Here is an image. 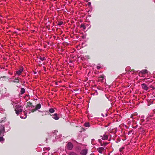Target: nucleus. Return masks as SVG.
Returning <instances> with one entry per match:
<instances>
[{
    "label": "nucleus",
    "instance_id": "f257e3e1",
    "mask_svg": "<svg viewBox=\"0 0 155 155\" xmlns=\"http://www.w3.org/2000/svg\"><path fill=\"white\" fill-rule=\"evenodd\" d=\"M23 107L19 104H17L15 106V111L17 115L20 114L22 112Z\"/></svg>",
    "mask_w": 155,
    "mask_h": 155
},
{
    "label": "nucleus",
    "instance_id": "f03ea898",
    "mask_svg": "<svg viewBox=\"0 0 155 155\" xmlns=\"http://www.w3.org/2000/svg\"><path fill=\"white\" fill-rule=\"evenodd\" d=\"M0 130V142L4 141V138L3 137V136H4V133L5 132V127L3 126H1Z\"/></svg>",
    "mask_w": 155,
    "mask_h": 155
},
{
    "label": "nucleus",
    "instance_id": "7ed1b4c3",
    "mask_svg": "<svg viewBox=\"0 0 155 155\" xmlns=\"http://www.w3.org/2000/svg\"><path fill=\"white\" fill-rule=\"evenodd\" d=\"M66 146L68 150H72L74 147V146L72 143L71 142L68 143Z\"/></svg>",
    "mask_w": 155,
    "mask_h": 155
},
{
    "label": "nucleus",
    "instance_id": "20e7f679",
    "mask_svg": "<svg viewBox=\"0 0 155 155\" xmlns=\"http://www.w3.org/2000/svg\"><path fill=\"white\" fill-rule=\"evenodd\" d=\"M41 107V104H38L36 105L35 108L32 109L31 110V111L32 112H34L36 111V110L40 109Z\"/></svg>",
    "mask_w": 155,
    "mask_h": 155
},
{
    "label": "nucleus",
    "instance_id": "39448f33",
    "mask_svg": "<svg viewBox=\"0 0 155 155\" xmlns=\"http://www.w3.org/2000/svg\"><path fill=\"white\" fill-rule=\"evenodd\" d=\"M26 111L25 110V111H24L22 113H21L20 114V117L21 118L25 119L27 117V113Z\"/></svg>",
    "mask_w": 155,
    "mask_h": 155
},
{
    "label": "nucleus",
    "instance_id": "423d86ee",
    "mask_svg": "<svg viewBox=\"0 0 155 155\" xmlns=\"http://www.w3.org/2000/svg\"><path fill=\"white\" fill-rule=\"evenodd\" d=\"M108 134H107L106 133L103 136H101V139L103 140H106L108 139Z\"/></svg>",
    "mask_w": 155,
    "mask_h": 155
},
{
    "label": "nucleus",
    "instance_id": "0eeeda50",
    "mask_svg": "<svg viewBox=\"0 0 155 155\" xmlns=\"http://www.w3.org/2000/svg\"><path fill=\"white\" fill-rule=\"evenodd\" d=\"M88 150L87 149H85L82 150L80 153V154L82 155H86L87 153Z\"/></svg>",
    "mask_w": 155,
    "mask_h": 155
},
{
    "label": "nucleus",
    "instance_id": "6e6552de",
    "mask_svg": "<svg viewBox=\"0 0 155 155\" xmlns=\"http://www.w3.org/2000/svg\"><path fill=\"white\" fill-rule=\"evenodd\" d=\"M147 72V70H143L139 72V75L140 76L143 77V75L145 74Z\"/></svg>",
    "mask_w": 155,
    "mask_h": 155
},
{
    "label": "nucleus",
    "instance_id": "1a4fd4ad",
    "mask_svg": "<svg viewBox=\"0 0 155 155\" xmlns=\"http://www.w3.org/2000/svg\"><path fill=\"white\" fill-rule=\"evenodd\" d=\"M97 150L100 153H103V152L104 150V148L102 147H100L98 148L97 149Z\"/></svg>",
    "mask_w": 155,
    "mask_h": 155
},
{
    "label": "nucleus",
    "instance_id": "9d476101",
    "mask_svg": "<svg viewBox=\"0 0 155 155\" xmlns=\"http://www.w3.org/2000/svg\"><path fill=\"white\" fill-rule=\"evenodd\" d=\"M23 71V68H21L19 70L16 71V74L18 75H20Z\"/></svg>",
    "mask_w": 155,
    "mask_h": 155
},
{
    "label": "nucleus",
    "instance_id": "9b49d317",
    "mask_svg": "<svg viewBox=\"0 0 155 155\" xmlns=\"http://www.w3.org/2000/svg\"><path fill=\"white\" fill-rule=\"evenodd\" d=\"M137 115V113L136 112H135L131 115L130 116V117L133 119H136Z\"/></svg>",
    "mask_w": 155,
    "mask_h": 155
},
{
    "label": "nucleus",
    "instance_id": "f8f14e48",
    "mask_svg": "<svg viewBox=\"0 0 155 155\" xmlns=\"http://www.w3.org/2000/svg\"><path fill=\"white\" fill-rule=\"evenodd\" d=\"M117 131V128H114L111 130L110 131V132L111 133H113L114 135L116 134Z\"/></svg>",
    "mask_w": 155,
    "mask_h": 155
},
{
    "label": "nucleus",
    "instance_id": "ddd939ff",
    "mask_svg": "<svg viewBox=\"0 0 155 155\" xmlns=\"http://www.w3.org/2000/svg\"><path fill=\"white\" fill-rule=\"evenodd\" d=\"M20 79V78L18 77L17 78H16L14 80L11 81L12 82L18 83Z\"/></svg>",
    "mask_w": 155,
    "mask_h": 155
},
{
    "label": "nucleus",
    "instance_id": "4468645a",
    "mask_svg": "<svg viewBox=\"0 0 155 155\" xmlns=\"http://www.w3.org/2000/svg\"><path fill=\"white\" fill-rule=\"evenodd\" d=\"M53 118L55 120H58L59 119V117L58 116L57 114H53Z\"/></svg>",
    "mask_w": 155,
    "mask_h": 155
},
{
    "label": "nucleus",
    "instance_id": "2eb2a0df",
    "mask_svg": "<svg viewBox=\"0 0 155 155\" xmlns=\"http://www.w3.org/2000/svg\"><path fill=\"white\" fill-rule=\"evenodd\" d=\"M30 106H32L34 107V106L32 105V103H31L29 101L27 103V106H26V107L28 108V107Z\"/></svg>",
    "mask_w": 155,
    "mask_h": 155
},
{
    "label": "nucleus",
    "instance_id": "dca6fc26",
    "mask_svg": "<svg viewBox=\"0 0 155 155\" xmlns=\"http://www.w3.org/2000/svg\"><path fill=\"white\" fill-rule=\"evenodd\" d=\"M104 76L103 75L101 76L99 78V81H102L104 79Z\"/></svg>",
    "mask_w": 155,
    "mask_h": 155
},
{
    "label": "nucleus",
    "instance_id": "f3484780",
    "mask_svg": "<svg viewBox=\"0 0 155 155\" xmlns=\"http://www.w3.org/2000/svg\"><path fill=\"white\" fill-rule=\"evenodd\" d=\"M108 88V90H110L111 91H112L113 92H115L116 91L115 89H114L115 88Z\"/></svg>",
    "mask_w": 155,
    "mask_h": 155
},
{
    "label": "nucleus",
    "instance_id": "a211bd4d",
    "mask_svg": "<svg viewBox=\"0 0 155 155\" xmlns=\"http://www.w3.org/2000/svg\"><path fill=\"white\" fill-rule=\"evenodd\" d=\"M84 126L86 127H89L90 124L89 122H86L84 124Z\"/></svg>",
    "mask_w": 155,
    "mask_h": 155
},
{
    "label": "nucleus",
    "instance_id": "6ab92c4d",
    "mask_svg": "<svg viewBox=\"0 0 155 155\" xmlns=\"http://www.w3.org/2000/svg\"><path fill=\"white\" fill-rule=\"evenodd\" d=\"M25 92V89L24 88H21V94H23Z\"/></svg>",
    "mask_w": 155,
    "mask_h": 155
},
{
    "label": "nucleus",
    "instance_id": "aec40b11",
    "mask_svg": "<svg viewBox=\"0 0 155 155\" xmlns=\"http://www.w3.org/2000/svg\"><path fill=\"white\" fill-rule=\"evenodd\" d=\"M50 149V148L49 147H44L43 149V150L44 151H49Z\"/></svg>",
    "mask_w": 155,
    "mask_h": 155
},
{
    "label": "nucleus",
    "instance_id": "412c9836",
    "mask_svg": "<svg viewBox=\"0 0 155 155\" xmlns=\"http://www.w3.org/2000/svg\"><path fill=\"white\" fill-rule=\"evenodd\" d=\"M125 70L127 71H131V69L130 67H127L126 68Z\"/></svg>",
    "mask_w": 155,
    "mask_h": 155
},
{
    "label": "nucleus",
    "instance_id": "4be33fe9",
    "mask_svg": "<svg viewBox=\"0 0 155 155\" xmlns=\"http://www.w3.org/2000/svg\"><path fill=\"white\" fill-rule=\"evenodd\" d=\"M49 111L51 113H53L54 112V110L53 108H50L49 109Z\"/></svg>",
    "mask_w": 155,
    "mask_h": 155
},
{
    "label": "nucleus",
    "instance_id": "5701e85b",
    "mask_svg": "<svg viewBox=\"0 0 155 155\" xmlns=\"http://www.w3.org/2000/svg\"><path fill=\"white\" fill-rule=\"evenodd\" d=\"M81 27L84 30L86 28V27L84 24H82L81 25Z\"/></svg>",
    "mask_w": 155,
    "mask_h": 155
},
{
    "label": "nucleus",
    "instance_id": "b1692460",
    "mask_svg": "<svg viewBox=\"0 0 155 155\" xmlns=\"http://www.w3.org/2000/svg\"><path fill=\"white\" fill-rule=\"evenodd\" d=\"M122 137H123V140H124L126 139V137L125 135H123Z\"/></svg>",
    "mask_w": 155,
    "mask_h": 155
},
{
    "label": "nucleus",
    "instance_id": "393cba45",
    "mask_svg": "<svg viewBox=\"0 0 155 155\" xmlns=\"http://www.w3.org/2000/svg\"><path fill=\"white\" fill-rule=\"evenodd\" d=\"M108 143L107 142H103L102 143V146H105L106 145H107Z\"/></svg>",
    "mask_w": 155,
    "mask_h": 155
},
{
    "label": "nucleus",
    "instance_id": "a878e982",
    "mask_svg": "<svg viewBox=\"0 0 155 155\" xmlns=\"http://www.w3.org/2000/svg\"><path fill=\"white\" fill-rule=\"evenodd\" d=\"M98 141L100 143L101 145L102 146V140L101 139H99L98 140Z\"/></svg>",
    "mask_w": 155,
    "mask_h": 155
},
{
    "label": "nucleus",
    "instance_id": "bb28decb",
    "mask_svg": "<svg viewBox=\"0 0 155 155\" xmlns=\"http://www.w3.org/2000/svg\"><path fill=\"white\" fill-rule=\"evenodd\" d=\"M39 59L41 61H43L45 59V57H40Z\"/></svg>",
    "mask_w": 155,
    "mask_h": 155
},
{
    "label": "nucleus",
    "instance_id": "cd10ccee",
    "mask_svg": "<svg viewBox=\"0 0 155 155\" xmlns=\"http://www.w3.org/2000/svg\"><path fill=\"white\" fill-rule=\"evenodd\" d=\"M85 129L84 128L82 127L81 129V130L80 131V132L81 133L82 132L85 131Z\"/></svg>",
    "mask_w": 155,
    "mask_h": 155
},
{
    "label": "nucleus",
    "instance_id": "c85d7f7f",
    "mask_svg": "<svg viewBox=\"0 0 155 155\" xmlns=\"http://www.w3.org/2000/svg\"><path fill=\"white\" fill-rule=\"evenodd\" d=\"M124 149V147H122L119 149V151L120 152H121L122 150Z\"/></svg>",
    "mask_w": 155,
    "mask_h": 155
},
{
    "label": "nucleus",
    "instance_id": "c756f323",
    "mask_svg": "<svg viewBox=\"0 0 155 155\" xmlns=\"http://www.w3.org/2000/svg\"><path fill=\"white\" fill-rule=\"evenodd\" d=\"M147 102H148L147 105L148 106L150 105L151 104V103H150L151 100H148V101H147Z\"/></svg>",
    "mask_w": 155,
    "mask_h": 155
},
{
    "label": "nucleus",
    "instance_id": "7c9ffc66",
    "mask_svg": "<svg viewBox=\"0 0 155 155\" xmlns=\"http://www.w3.org/2000/svg\"><path fill=\"white\" fill-rule=\"evenodd\" d=\"M70 155H76V154L74 152H71L70 153Z\"/></svg>",
    "mask_w": 155,
    "mask_h": 155
},
{
    "label": "nucleus",
    "instance_id": "2f4dec72",
    "mask_svg": "<svg viewBox=\"0 0 155 155\" xmlns=\"http://www.w3.org/2000/svg\"><path fill=\"white\" fill-rule=\"evenodd\" d=\"M133 131V130H130V131H129L128 132V135H129L130 134H131L132 133V132Z\"/></svg>",
    "mask_w": 155,
    "mask_h": 155
},
{
    "label": "nucleus",
    "instance_id": "473e14b6",
    "mask_svg": "<svg viewBox=\"0 0 155 155\" xmlns=\"http://www.w3.org/2000/svg\"><path fill=\"white\" fill-rule=\"evenodd\" d=\"M62 24H63V22L62 21H60L58 23V25H61Z\"/></svg>",
    "mask_w": 155,
    "mask_h": 155
},
{
    "label": "nucleus",
    "instance_id": "72a5a7b5",
    "mask_svg": "<svg viewBox=\"0 0 155 155\" xmlns=\"http://www.w3.org/2000/svg\"><path fill=\"white\" fill-rule=\"evenodd\" d=\"M74 91H78L79 90V89L78 88H76L75 89H73Z\"/></svg>",
    "mask_w": 155,
    "mask_h": 155
},
{
    "label": "nucleus",
    "instance_id": "f704fd0d",
    "mask_svg": "<svg viewBox=\"0 0 155 155\" xmlns=\"http://www.w3.org/2000/svg\"><path fill=\"white\" fill-rule=\"evenodd\" d=\"M101 67L100 66H97V69H99Z\"/></svg>",
    "mask_w": 155,
    "mask_h": 155
},
{
    "label": "nucleus",
    "instance_id": "c9c22d12",
    "mask_svg": "<svg viewBox=\"0 0 155 155\" xmlns=\"http://www.w3.org/2000/svg\"><path fill=\"white\" fill-rule=\"evenodd\" d=\"M130 72H131L132 74H134V73L135 72V71L131 70L130 71Z\"/></svg>",
    "mask_w": 155,
    "mask_h": 155
},
{
    "label": "nucleus",
    "instance_id": "e433bc0d",
    "mask_svg": "<svg viewBox=\"0 0 155 155\" xmlns=\"http://www.w3.org/2000/svg\"><path fill=\"white\" fill-rule=\"evenodd\" d=\"M144 90H145L146 91L148 90V89H149V88H143Z\"/></svg>",
    "mask_w": 155,
    "mask_h": 155
},
{
    "label": "nucleus",
    "instance_id": "4c0bfd02",
    "mask_svg": "<svg viewBox=\"0 0 155 155\" xmlns=\"http://www.w3.org/2000/svg\"><path fill=\"white\" fill-rule=\"evenodd\" d=\"M99 89L101 90H103V88H102V87L99 88Z\"/></svg>",
    "mask_w": 155,
    "mask_h": 155
},
{
    "label": "nucleus",
    "instance_id": "58836bf2",
    "mask_svg": "<svg viewBox=\"0 0 155 155\" xmlns=\"http://www.w3.org/2000/svg\"><path fill=\"white\" fill-rule=\"evenodd\" d=\"M46 152H44L42 153V155H44L45 153H46Z\"/></svg>",
    "mask_w": 155,
    "mask_h": 155
},
{
    "label": "nucleus",
    "instance_id": "ea45409f",
    "mask_svg": "<svg viewBox=\"0 0 155 155\" xmlns=\"http://www.w3.org/2000/svg\"><path fill=\"white\" fill-rule=\"evenodd\" d=\"M90 155H95L94 154V153H91L90 154Z\"/></svg>",
    "mask_w": 155,
    "mask_h": 155
},
{
    "label": "nucleus",
    "instance_id": "a19ab883",
    "mask_svg": "<svg viewBox=\"0 0 155 155\" xmlns=\"http://www.w3.org/2000/svg\"><path fill=\"white\" fill-rule=\"evenodd\" d=\"M153 112H154V113H155V109L153 110Z\"/></svg>",
    "mask_w": 155,
    "mask_h": 155
},
{
    "label": "nucleus",
    "instance_id": "79ce46f5",
    "mask_svg": "<svg viewBox=\"0 0 155 155\" xmlns=\"http://www.w3.org/2000/svg\"><path fill=\"white\" fill-rule=\"evenodd\" d=\"M140 129H142V130H143V129H142L141 127H140Z\"/></svg>",
    "mask_w": 155,
    "mask_h": 155
},
{
    "label": "nucleus",
    "instance_id": "37998d69",
    "mask_svg": "<svg viewBox=\"0 0 155 155\" xmlns=\"http://www.w3.org/2000/svg\"><path fill=\"white\" fill-rule=\"evenodd\" d=\"M152 88V89L151 90H153V89H154L155 88L153 87V88Z\"/></svg>",
    "mask_w": 155,
    "mask_h": 155
},
{
    "label": "nucleus",
    "instance_id": "c03bdc74",
    "mask_svg": "<svg viewBox=\"0 0 155 155\" xmlns=\"http://www.w3.org/2000/svg\"><path fill=\"white\" fill-rule=\"evenodd\" d=\"M110 138L109 140H110L111 139L110 137H111V135H110Z\"/></svg>",
    "mask_w": 155,
    "mask_h": 155
},
{
    "label": "nucleus",
    "instance_id": "a18cd8bd",
    "mask_svg": "<svg viewBox=\"0 0 155 155\" xmlns=\"http://www.w3.org/2000/svg\"><path fill=\"white\" fill-rule=\"evenodd\" d=\"M85 89H86V90H88V89H87V88L85 87Z\"/></svg>",
    "mask_w": 155,
    "mask_h": 155
},
{
    "label": "nucleus",
    "instance_id": "49530a36",
    "mask_svg": "<svg viewBox=\"0 0 155 155\" xmlns=\"http://www.w3.org/2000/svg\"><path fill=\"white\" fill-rule=\"evenodd\" d=\"M94 139H92V141H94Z\"/></svg>",
    "mask_w": 155,
    "mask_h": 155
},
{
    "label": "nucleus",
    "instance_id": "de8ad7c7",
    "mask_svg": "<svg viewBox=\"0 0 155 155\" xmlns=\"http://www.w3.org/2000/svg\"><path fill=\"white\" fill-rule=\"evenodd\" d=\"M141 120H142V122H143V119H142Z\"/></svg>",
    "mask_w": 155,
    "mask_h": 155
},
{
    "label": "nucleus",
    "instance_id": "09e8293b",
    "mask_svg": "<svg viewBox=\"0 0 155 155\" xmlns=\"http://www.w3.org/2000/svg\"><path fill=\"white\" fill-rule=\"evenodd\" d=\"M103 101V100L102 99H101V100H100V101Z\"/></svg>",
    "mask_w": 155,
    "mask_h": 155
},
{
    "label": "nucleus",
    "instance_id": "8fccbe9b",
    "mask_svg": "<svg viewBox=\"0 0 155 155\" xmlns=\"http://www.w3.org/2000/svg\"><path fill=\"white\" fill-rule=\"evenodd\" d=\"M89 4H91L90 2H89Z\"/></svg>",
    "mask_w": 155,
    "mask_h": 155
}]
</instances>
